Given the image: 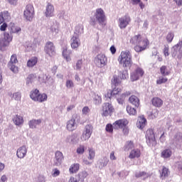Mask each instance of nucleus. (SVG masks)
I'll return each instance as SVG.
<instances>
[{
    "label": "nucleus",
    "mask_w": 182,
    "mask_h": 182,
    "mask_svg": "<svg viewBox=\"0 0 182 182\" xmlns=\"http://www.w3.org/2000/svg\"><path fill=\"white\" fill-rule=\"evenodd\" d=\"M132 45L135 46L134 49L136 52H143L149 46V40L141 35H136L132 37L130 41Z\"/></svg>",
    "instance_id": "nucleus-1"
},
{
    "label": "nucleus",
    "mask_w": 182,
    "mask_h": 182,
    "mask_svg": "<svg viewBox=\"0 0 182 182\" xmlns=\"http://www.w3.org/2000/svg\"><path fill=\"white\" fill-rule=\"evenodd\" d=\"M118 62L123 68H130L133 62L132 61V53L129 50L121 52L118 57Z\"/></svg>",
    "instance_id": "nucleus-2"
},
{
    "label": "nucleus",
    "mask_w": 182,
    "mask_h": 182,
    "mask_svg": "<svg viewBox=\"0 0 182 182\" xmlns=\"http://www.w3.org/2000/svg\"><path fill=\"white\" fill-rule=\"evenodd\" d=\"M23 16L26 21L28 22L33 21V18H35V8L33 5L29 4L26 6L23 11Z\"/></svg>",
    "instance_id": "nucleus-3"
},
{
    "label": "nucleus",
    "mask_w": 182,
    "mask_h": 182,
    "mask_svg": "<svg viewBox=\"0 0 182 182\" xmlns=\"http://www.w3.org/2000/svg\"><path fill=\"white\" fill-rule=\"evenodd\" d=\"M94 63L97 68L102 69L107 65V57L103 53L97 54L94 58Z\"/></svg>",
    "instance_id": "nucleus-4"
},
{
    "label": "nucleus",
    "mask_w": 182,
    "mask_h": 182,
    "mask_svg": "<svg viewBox=\"0 0 182 182\" xmlns=\"http://www.w3.org/2000/svg\"><path fill=\"white\" fill-rule=\"evenodd\" d=\"M96 21L102 28L106 26V15L102 8L97 9L95 14Z\"/></svg>",
    "instance_id": "nucleus-5"
},
{
    "label": "nucleus",
    "mask_w": 182,
    "mask_h": 182,
    "mask_svg": "<svg viewBox=\"0 0 182 182\" xmlns=\"http://www.w3.org/2000/svg\"><path fill=\"white\" fill-rule=\"evenodd\" d=\"M146 140L149 147H154L157 144L156 136H154V131L153 129H148L146 133Z\"/></svg>",
    "instance_id": "nucleus-6"
},
{
    "label": "nucleus",
    "mask_w": 182,
    "mask_h": 182,
    "mask_svg": "<svg viewBox=\"0 0 182 182\" xmlns=\"http://www.w3.org/2000/svg\"><path fill=\"white\" fill-rule=\"evenodd\" d=\"M92 133H93V127L92 125H86L81 136L82 141L89 140V138L92 136Z\"/></svg>",
    "instance_id": "nucleus-7"
},
{
    "label": "nucleus",
    "mask_w": 182,
    "mask_h": 182,
    "mask_svg": "<svg viewBox=\"0 0 182 182\" xmlns=\"http://www.w3.org/2000/svg\"><path fill=\"white\" fill-rule=\"evenodd\" d=\"M16 63H18V58L16 57V54H13L11 56L10 61L8 63V67L14 72V73H18V67L15 65Z\"/></svg>",
    "instance_id": "nucleus-8"
},
{
    "label": "nucleus",
    "mask_w": 182,
    "mask_h": 182,
    "mask_svg": "<svg viewBox=\"0 0 182 182\" xmlns=\"http://www.w3.org/2000/svg\"><path fill=\"white\" fill-rule=\"evenodd\" d=\"M113 110H114V109L112 104L109 102L104 103L102 105V116H105V117H107V116H110V114L113 113Z\"/></svg>",
    "instance_id": "nucleus-9"
},
{
    "label": "nucleus",
    "mask_w": 182,
    "mask_h": 182,
    "mask_svg": "<svg viewBox=\"0 0 182 182\" xmlns=\"http://www.w3.org/2000/svg\"><path fill=\"white\" fill-rule=\"evenodd\" d=\"M143 75H144V70L141 68L138 67L134 72L131 73V80L132 82L139 80L140 77H143Z\"/></svg>",
    "instance_id": "nucleus-10"
},
{
    "label": "nucleus",
    "mask_w": 182,
    "mask_h": 182,
    "mask_svg": "<svg viewBox=\"0 0 182 182\" xmlns=\"http://www.w3.org/2000/svg\"><path fill=\"white\" fill-rule=\"evenodd\" d=\"M66 128L68 132H73L76 130V129H77V124L76 123V116L73 115L72 119L67 122Z\"/></svg>",
    "instance_id": "nucleus-11"
},
{
    "label": "nucleus",
    "mask_w": 182,
    "mask_h": 182,
    "mask_svg": "<svg viewBox=\"0 0 182 182\" xmlns=\"http://www.w3.org/2000/svg\"><path fill=\"white\" fill-rule=\"evenodd\" d=\"M130 16H124L119 18V27L120 29H126L127 26L130 23Z\"/></svg>",
    "instance_id": "nucleus-12"
},
{
    "label": "nucleus",
    "mask_w": 182,
    "mask_h": 182,
    "mask_svg": "<svg viewBox=\"0 0 182 182\" xmlns=\"http://www.w3.org/2000/svg\"><path fill=\"white\" fill-rule=\"evenodd\" d=\"M44 50L46 53L49 55L50 57L53 56L55 53H56L55 50V46L53 45V43L50 41L46 43Z\"/></svg>",
    "instance_id": "nucleus-13"
},
{
    "label": "nucleus",
    "mask_w": 182,
    "mask_h": 182,
    "mask_svg": "<svg viewBox=\"0 0 182 182\" xmlns=\"http://www.w3.org/2000/svg\"><path fill=\"white\" fill-rule=\"evenodd\" d=\"M28 153V146L23 145L20 146L16 151V156L18 159H25L26 154Z\"/></svg>",
    "instance_id": "nucleus-14"
},
{
    "label": "nucleus",
    "mask_w": 182,
    "mask_h": 182,
    "mask_svg": "<svg viewBox=\"0 0 182 182\" xmlns=\"http://www.w3.org/2000/svg\"><path fill=\"white\" fill-rule=\"evenodd\" d=\"M127 124H129V121H127V119H119L113 123V127L115 130H119V129L126 127Z\"/></svg>",
    "instance_id": "nucleus-15"
},
{
    "label": "nucleus",
    "mask_w": 182,
    "mask_h": 182,
    "mask_svg": "<svg viewBox=\"0 0 182 182\" xmlns=\"http://www.w3.org/2000/svg\"><path fill=\"white\" fill-rule=\"evenodd\" d=\"M45 16H46V18L55 16V6L50 4V3H48L46 7Z\"/></svg>",
    "instance_id": "nucleus-16"
},
{
    "label": "nucleus",
    "mask_w": 182,
    "mask_h": 182,
    "mask_svg": "<svg viewBox=\"0 0 182 182\" xmlns=\"http://www.w3.org/2000/svg\"><path fill=\"white\" fill-rule=\"evenodd\" d=\"M63 154L60 151H57L55 153L54 164L55 166H60L63 161Z\"/></svg>",
    "instance_id": "nucleus-17"
},
{
    "label": "nucleus",
    "mask_w": 182,
    "mask_h": 182,
    "mask_svg": "<svg viewBox=\"0 0 182 182\" xmlns=\"http://www.w3.org/2000/svg\"><path fill=\"white\" fill-rule=\"evenodd\" d=\"M60 25L58 21L53 22L50 27V32L53 35V36H56L58 33H59Z\"/></svg>",
    "instance_id": "nucleus-18"
},
{
    "label": "nucleus",
    "mask_w": 182,
    "mask_h": 182,
    "mask_svg": "<svg viewBox=\"0 0 182 182\" xmlns=\"http://www.w3.org/2000/svg\"><path fill=\"white\" fill-rule=\"evenodd\" d=\"M71 48L72 49H77L79 46L80 45V39H79V36L73 35L71 38Z\"/></svg>",
    "instance_id": "nucleus-19"
},
{
    "label": "nucleus",
    "mask_w": 182,
    "mask_h": 182,
    "mask_svg": "<svg viewBox=\"0 0 182 182\" xmlns=\"http://www.w3.org/2000/svg\"><path fill=\"white\" fill-rule=\"evenodd\" d=\"M108 164H109V159L107 158V156H104L98 160L97 163V166L98 168L102 170V168L106 167V166H107Z\"/></svg>",
    "instance_id": "nucleus-20"
},
{
    "label": "nucleus",
    "mask_w": 182,
    "mask_h": 182,
    "mask_svg": "<svg viewBox=\"0 0 182 182\" xmlns=\"http://www.w3.org/2000/svg\"><path fill=\"white\" fill-rule=\"evenodd\" d=\"M146 124H147V120L144 118V116L139 117L136 122V127L141 129H144V127H146Z\"/></svg>",
    "instance_id": "nucleus-21"
},
{
    "label": "nucleus",
    "mask_w": 182,
    "mask_h": 182,
    "mask_svg": "<svg viewBox=\"0 0 182 182\" xmlns=\"http://www.w3.org/2000/svg\"><path fill=\"white\" fill-rule=\"evenodd\" d=\"M41 123H42V119H33L28 122V124L30 129H36L38 127V126H40Z\"/></svg>",
    "instance_id": "nucleus-22"
},
{
    "label": "nucleus",
    "mask_w": 182,
    "mask_h": 182,
    "mask_svg": "<svg viewBox=\"0 0 182 182\" xmlns=\"http://www.w3.org/2000/svg\"><path fill=\"white\" fill-rule=\"evenodd\" d=\"M141 156V152L140 151V149H134L131 150L129 159H139Z\"/></svg>",
    "instance_id": "nucleus-23"
},
{
    "label": "nucleus",
    "mask_w": 182,
    "mask_h": 182,
    "mask_svg": "<svg viewBox=\"0 0 182 182\" xmlns=\"http://www.w3.org/2000/svg\"><path fill=\"white\" fill-rule=\"evenodd\" d=\"M65 143H70V144L77 143V134H73L72 135L68 136L65 139Z\"/></svg>",
    "instance_id": "nucleus-24"
},
{
    "label": "nucleus",
    "mask_w": 182,
    "mask_h": 182,
    "mask_svg": "<svg viewBox=\"0 0 182 182\" xmlns=\"http://www.w3.org/2000/svg\"><path fill=\"white\" fill-rule=\"evenodd\" d=\"M132 95V92L127 91L124 93H122L119 97L117 99V101L118 102L119 105H123L124 103L125 99L130 96Z\"/></svg>",
    "instance_id": "nucleus-25"
},
{
    "label": "nucleus",
    "mask_w": 182,
    "mask_h": 182,
    "mask_svg": "<svg viewBox=\"0 0 182 182\" xmlns=\"http://www.w3.org/2000/svg\"><path fill=\"white\" fill-rule=\"evenodd\" d=\"M172 154L173 151L171 149H166L161 151V157H162V159H170Z\"/></svg>",
    "instance_id": "nucleus-26"
},
{
    "label": "nucleus",
    "mask_w": 182,
    "mask_h": 182,
    "mask_svg": "<svg viewBox=\"0 0 182 182\" xmlns=\"http://www.w3.org/2000/svg\"><path fill=\"white\" fill-rule=\"evenodd\" d=\"M13 122L16 126H22V124H23V117L20 115H16L13 118Z\"/></svg>",
    "instance_id": "nucleus-27"
},
{
    "label": "nucleus",
    "mask_w": 182,
    "mask_h": 182,
    "mask_svg": "<svg viewBox=\"0 0 182 182\" xmlns=\"http://www.w3.org/2000/svg\"><path fill=\"white\" fill-rule=\"evenodd\" d=\"M178 48H182V41H180L178 43H177L176 46H173L172 48L171 53L173 58H176L177 56V51L178 50Z\"/></svg>",
    "instance_id": "nucleus-28"
},
{
    "label": "nucleus",
    "mask_w": 182,
    "mask_h": 182,
    "mask_svg": "<svg viewBox=\"0 0 182 182\" xmlns=\"http://www.w3.org/2000/svg\"><path fill=\"white\" fill-rule=\"evenodd\" d=\"M129 100L130 103H132V105H133L136 107H139V106L140 105V100L135 95L131 96L129 97Z\"/></svg>",
    "instance_id": "nucleus-29"
},
{
    "label": "nucleus",
    "mask_w": 182,
    "mask_h": 182,
    "mask_svg": "<svg viewBox=\"0 0 182 182\" xmlns=\"http://www.w3.org/2000/svg\"><path fill=\"white\" fill-rule=\"evenodd\" d=\"M173 144H176L179 147H182V134L178 133L173 139Z\"/></svg>",
    "instance_id": "nucleus-30"
},
{
    "label": "nucleus",
    "mask_w": 182,
    "mask_h": 182,
    "mask_svg": "<svg viewBox=\"0 0 182 182\" xmlns=\"http://www.w3.org/2000/svg\"><path fill=\"white\" fill-rule=\"evenodd\" d=\"M72 54L71 50H68V48H64L63 50V56L64 59L66 60L67 62H70L72 58H70V55Z\"/></svg>",
    "instance_id": "nucleus-31"
},
{
    "label": "nucleus",
    "mask_w": 182,
    "mask_h": 182,
    "mask_svg": "<svg viewBox=\"0 0 182 182\" xmlns=\"http://www.w3.org/2000/svg\"><path fill=\"white\" fill-rule=\"evenodd\" d=\"M38 63V58L36 57H31L27 61V68H33V66H36Z\"/></svg>",
    "instance_id": "nucleus-32"
},
{
    "label": "nucleus",
    "mask_w": 182,
    "mask_h": 182,
    "mask_svg": "<svg viewBox=\"0 0 182 182\" xmlns=\"http://www.w3.org/2000/svg\"><path fill=\"white\" fill-rule=\"evenodd\" d=\"M152 105L155 107H161L163 106V100L159 97H154L152 99Z\"/></svg>",
    "instance_id": "nucleus-33"
},
{
    "label": "nucleus",
    "mask_w": 182,
    "mask_h": 182,
    "mask_svg": "<svg viewBox=\"0 0 182 182\" xmlns=\"http://www.w3.org/2000/svg\"><path fill=\"white\" fill-rule=\"evenodd\" d=\"M92 99L95 105L102 104V96L99 95L97 92L94 93Z\"/></svg>",
    "instance_id": "nucleus-34"
},
{
    "label": "nucleus",
    "mask_w": 182,
    "mask_h": 182,
    "mask_svg": "<svg viewBox=\"0 0 182 182\" xmlns=\"http://www.w3.org/2000/svg\"><path fill=\"white\" fill-rule=\"evenodd\" d=\"M36 48V46L31 41H28L25 44V49L26 52H32V50H33V49H35Z\"/></svg>",
    "instance_id": "nucleus-35"
},
{
    "label": "nucleus",
    "mask_w": 182,
    "mask_h": 182,
    "mask_svg": "<svg viewBox=\"0 0 182 182\" xmlns=\"http://www.w3.org/2000/svg\"><path fill=\"white\" fill-rule=\"evenodd\" d=\"M95 157H96V151L93 148L88 149V160L93 161L95 160Z\"/></svg>",
    "instance_id": "nucleus-36"
},
{
    "label": "nucleus",
    "mask_w": 182,
    "mask_h": 182,
    "mask_svg": "<svg viewBox=\"0 0 182 182\" xmlns=\"http://www.w3.org/2000/svg\"><path fill=\"white\" fill-rule=\"evenodd\" d=\"M132 149H134V144L133 143V141H127L124 146V151H129V150H132Z\"/></svg>",
    "instance_id": "nucleus-37"
},
{
    "label": "nucleus",
    "mask_w": 182,
    "mask_h": 182,
    "mask_svg": "<svg viewBox=\"0 0 182 182\" xmlns=\"http://www.w3.org/2000/svg\"><path fill=\"white\" fill-rule=\"evenodd\" d=\"M79 168H80L79 164H74L70 166L69 171L70 174H73L74 173H77V171H79Z\"/></svg>",
    "instance_id": "nucleus-38"
},
{
    "label": "nucleus",
    "mask_w": 182,
    "mask_h": 182,
    "mask_svg": "<svg viewBox=\"0 0 182 182\" xmlns=\"http://www.w3.org/2000/svg\"><path fill=\"white\" fill-rule=\"evenodd\" d=\"M160 73L162 76H168L170 75V70L167 69V66L163 65L160 68Z\"/></svg>",
    "instance_id": "nucleus-39"
},
{
    "label": "nucleus",
    "mask_w": 182,
    "mask_h": 182,
    "mask_svg": "<svg viewBox=\"0 0 182 182\" xmlns=\"http://www.w3.org/2000/svg\"><path fill=\"white\" fill-rule=\"evenodd\" d=\"M38 97H39V90H37V89L33 90L30 95L31 99H32V100H34V102H36Z\"/></svg>",
    "instance_id": "nucleus-40"
},
{
    "label": "nucleus",
    "mask_w": 182,
    "mask_h": 182,
    "mask_svg": "<svg viewBox=\"0 0 182 182\" xmlns=\"http://www.w3.org/2000/svg\"><path fill=\"white\" fill-rule=\"evenodd\" d=\"M46 100H48V95L45 93H43L38 95V97H37L36 102H39L40 103H42L43 102H46Z\"/></svg>",
    "instance_id": "nucleus-41"
},
{
    "label": "nucleus",
    "mask_w": 182,
    "mask_h": 182,
    "mask_svg": "<svg viewBox=\"0 0 182 182\" xmlns=\"http://www.w3.org/2000/svg\"><path fill=\"white\" fill-rule=\"evenodd\" d=\"M83 33V25L82 24H78L75 26V31L74 35H77L79 37V35H82Z\"/></svg>",
    "instance_id": "nucleus-42"
},
{
    "label": "nucleus",
    "mask_w": 182,
    "mask_h": 182,
    "mask_svg": "<svg viewBox=\"0 0 182 182\" xmlns=\"http://www.w3.org/2000/svg\"><path fill=\"white\" fill-rule=\"evenodd\" d=\"M135 176L139 178H143V180H146V178H149V173L144 172V171H142V172H137L135 173Z\"/></svg>",
    "instance_id": "nucleus-43"
},
{
    "label": "nucleus",
    "mask_w": 182,
    "mask_h": 182,
    "mask_svg": "<svg viewBox=\"0 0 182 182\" xmlns=\"http://www.w3.org/2000/svg\"><path fill=\"white\" fill-rule=\"evenodd\" d=\"M21 29V27L15 26V24L11 23L10 32L11 33H19Z\"/></svg>",
    "instance_id": "nucleus-44"
},
{
    "label": "nucleus",
    "mask_w": 182,
    "mask_h": 182,
    "mask_svg": "<svg viewBox=\"0 0 182 182\" xmlns=\"http://www.w3.org/2000/svg\"><path fill=\"white\" fill-rule=\"evenodd\" d=\"M168 79L166 76H159L156 80V85H163V83H166Z\"/></svg>",
    "instance_id": "nucleus-45"
},
{
    "label": "nucleus",
    "mask_w": 182,
    "mask_h": 182,
    "mask_svg": "<svg viewBox=\"0 0 182 182\" xmlns=\"http://www.w3.org/2000/svg\"><path fill=\"white\" fill-rule=\"evenodd\" d=\"M127 112L129 114V116H134L137 114L136 109L132 107V106L127 107Z\"/></svg>",
    "instance_id": "nucleus-46"
},
{
    "label": "nucleus",
    "mask_w": 182,
    "mask_h": 182,
    "mask_svg": "<svg viewBox=\"0 0 182 182\" xmlns=\"http://www.w3.org/2000/svg\"><path fill=\"white\" fill-rule=\"evenodd\" d=\"M83 68V60L80 59L76 62L75 66H74L75 70H80Z\"/></svg>",
    "instance_id": "nucleus-47"
},
{
    "label": "nucleus",
    "mask_w": 182,
    "mask_h": 182,
    "mask_svg": "<svg viewBox=\"0 0 182 182\" xmlns=\"http://www.w3.org/2000/svg\"><path fill=\"white\" fill-rule=\"evenodd\" d=\"M170 171H168V168L164 166L161 170V177H162V178H166V177H168Z\"/></svg>",
    "instance_id": "nucleus-48"
},
{
    "label": "nucleus",
    "mask_w": 182,
    "mask_h": 182,
    "mask_svg": "<svg viewBox=\"0 0 182 182\" xmlns=\"http://www.w3.org/2000/svg\"><path fill=\"white\" fill-rule=\"evenodd\" d=\"M7 46H9V43L4 40V38H0V49H5Z\"/></svg>",
    "instance_id": "nucleus-49"
},
{
    "label": "nucleus",
    "mask_w": 182,
    "mask_h": 182,
    "mask_svg": "<svg viewBox=\"0 0 182 182\" xmlns=\"http://www.w3.org/2000/svg\"><path fill=\"white\" fill-rule=\"evenodd\" d=\"M1 16H2L4 21H9L11 16L8 11H3L0 13Z\"/></svg>",
    "instance_id": "nucleus-50"
},
{
    "label": "nucleus",
    "mask_w": 182,
    "mask_h": 182,
    "mask_svg": "<svg viewBox=\"0 0 182 182\" xmlns=\"http://www.w3.org/2000/svg\"><path fill=\"white\" fill-rule=\"evenodd\" d=\"M8 43H11L12 42V35L9 34V33H4V38H3Z\"/></svg>",
    "instance_id": "nucleus-51"
},
{
    "label": "nucleus",
    "mask_w": 182,
    "mask_h": 182,
    "mask_svg": "<svg viewBox=\"0 0 182 182\" xmlns=\"http://www.w3.org/2000/svg\"><path fill=\"white\" fill-rule=\"evenodd\" d=\"M35 79V75L31 74L29 75L26 78V85H32V82H33Z\"/></svg>",
    "instance_id": "nucleus-52"
},
{
    "label": "nucleus",
    "mask_w": 182,
    "mask_h": 182,
    "mask_svg": "<svg viewBox=\"0 0 182 182\" xmlns=\"http://www.w3.org/2000/svg\"><path fill=\"white\" fill-rule=\"evenodd\" d=\"M65 86L67 89H72V87H75V83L72 80H67L65 82Z\"/></svg>",
    "instance_id": "nucleus-53"
},
{
    "label": "nucleus",
    "mask_w": 182,
    "mask_h": 182,
    "mask_svg": "<svg viewBox=\"0 0 182 182\" xmlns=\"http://www.w3.org/2000/svg\"><path fill=\"white\" fill-rule=\"evenodd\" d=\"M173 39H174V33L169 32L166 36V41L170 43L173 42Z\"/></svg>",
    "instance_id": "nucleus-54"
},
{
    "label": "nucleus",
    "mask_w": 182,
    "mask_h": 182,
    "mask_svg": "<svg viewBox=\"0 0 182 182\" xmlns=\"http://www.w3.org/2000/svg\"><path fill=\"white\" fill-rule=\"evenodd\" d=\"M76 153L78 154H83L85 153V146L83 145H80L76 150Z\"/></svg>",
    "instance_id": "nucleus-55"
},
{
    "label": "nucleus",
    "mask_w": 182,
    "mask_h": 182,
    "mask_svg": "<svg viewBox=\"0 0 182 182\" xmlns=\"http://www.w3.org/2000/svg\"><path fill=\"white\" fill-rule=\"evenodd\" d=\"M58 18L59 19H66V11H60L58 14Z\"/></svg>",
    "instance_id": "nucleus-56"
},
{
    "label": "nucleus",
    "mask_w": 182,
    "mask_h": 182,
    "mask_svg": "<svg viewBox=\"0 0 182 182\" xmlns=\"http://www.w3.org/2000/svg\"><path fill=\"white\" fill-rule=\"evenodd\" d=\"M87 176H88L87 172H86L85 171L78 174V177H80V180H82V181L85 180V178H86Z\"/></svg>",
    "instance_id": "nucleus-57"
},
{
    "label": "nucleus",
    "mask_w": 182,
    "mask_h": 182,
    "mask_svg": "<svg viewBox=\"0 0 182 182\" xmlns=\"http://www.w3.org/2000/svg\"><path fill=\"white\" fill-rule=\"evenodd\" d=\"M112 93V96H116V95H119L120 92H122L121 88L115 87L112 90H111Z\"/></svg>",
    "instance_id": "nucleus-58"
},
{
    "label": "nucleus",
    "mask_w": 182,
    "mask_h": 182,
    "mask_svg": "<svg viewBox=\"0 0 182 182\" xmlns=\"http://www.w3.org/2000/svg\"><path fill=\"white\" fill-rule=\"evenodd\" d=\"M113 129H114L113 127V124H112H112H108L106 125L105 130H106V132H108V133H113Z\"/></svg>",
    "instance_id": "nucleus-59"
},
{
    "label": "nucleus",
    "mask_w": 182,
    "mask_h": 182,
    "mask_svg": "<svg viewBox=\"0 0 182 182\" xmlns=\"http://www.w3.org/2000/svg\"><path fill=\"white\" fill-rule=\"evenodd\" d=\"M12 99L14 100H16L17 102H19L21 100V94L20 92H15L13 94Z\"/></svg>",
    "instance_id": "nucleus-60"
},
{
    "label": "nucleus",
    "mask_w": 182,
    "mask_h": 182,
    "mask_svg": "<svg viewBox=\"0 0 182 182\" xmlns=\"http://www.w3.org/2000/svg\"><path fill=\"white\" fill-rule=\"evenodd\" d=\"M112 83L115 86H118V85H120V80H119L117 76H114L112 80Z\"/></svg>",
    "instance_id": "nucleus-61"
},
{
    "label": "nucleus",
    "mask_w": 182,
    "mask_h": 182,
    "mask_svg": "<svg viewBox=\"0 0 182 182\" xmlns=\"http://www.w3.org/2000/svg\"><path fill=\"white\" fill-rule=\"evenodd\" d=\"M90 112V109H89V107H84L82 109V114H89V113Z\"/></svg>",
    "instance_id": "nucleus-62"
},
{
    "label": "nucleus",
    "mask_w": 182,
    "mask_h": 182,
    "mask_svg": "<svg viewBox=\"0 0 182 182\" xmlns=\"http://www.w3.org/2000/svg\"><path fill=\"white\" fill-rule=\"evenodd\" d=\"M120 77L123 80L127 79V77H129V74L127 73V71H123Z\"/></svg>",
    "instance_id": "nucleus-63"
},
{
    "label": "nucleus",
    "mask_w": 182,
    "mask_h": 182,
    "mask_svg": "<svg viewBox=\"0 0 182 182\" xmlns=\"http://www.w3.org/2000/svg\"><path fill=\"white\" fill-rule=\"evenodd\" d=\"M60 174V171H59L58 168H55L53 170V173L52 174L53 177H58Z\"/></svg>",
    "instance_id": "nucleus-64"
}]
</instances>
